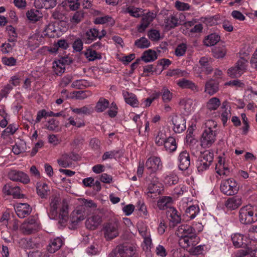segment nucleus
<instances>
[{"mask_svg":"<svg viewBox=\"0 0 257 257\" xmlns=\"http://www.w3.org/2000/svg\"><path fill=\"white\" fill-rule=\"evenodd\" d=\"M190 165V158L189 153L184 150L181 151L178 157V165L179 170H186Z\"/></svg>","mask_w":257,"mask_h":257,"instance_id":"12","label":"nucleus"},{"mask_svg":"<svg viewBox=\"0 0 257 257\" xmlns=\"http://www.w3.org/2000/svg\"><path fill=\"white\" fill-rule=\"evenodd\" d=\"M66 64L64 59L56 60L53 62V70L57 75H61L65 71Z\"/></svg>","mask_w":257,"mask_h":257,"instance_id":"32","label":"nucleus"},{"mask_svg":"<svg viewBox=\"0 0 257 257\" xmlns=\"http://www.w3.org/2000/svg\"><path fill=\"white\" fill-rule=\"evenodd\" d=\"M37 192L41 198H46L49 193L50 189L46 183L40 182L37 183Z\"/></svg>","mask_w":257,"mask_h":257,"instance_id":"31","label":"nucleus"},{"mask_svg":"<svg viewBox=\"0 0 257 257\" xmlns=\"http://www.w3.org/2000/svg\"><path fill=\"white\" fill-rule=\"evenodd\" d=\"M247 61L243 58L239 59L235 65L227 70L228 75L231 78H238L245 72Z\"/></svg>","mask_w":257,"mask_h":257,"instance_id":"6","label":"nucleus"},{"mask_svg":"<svg viewBox=\"0 0 257 257\" xmlns=\"http://www.w3.org/2000/svg\"><path fill=\"white\" fill-rule=\"evenodd\" d=\"M85 55L89 61H94L100 57L99 54L92 49V48L88 49L85 52Z\"/></svg>","mask_w":257,"mask_h":257,"instance_id":"53","label":"nucleus"},{"mask_svg":"<svg viewBox=\"0 0 257 257\" xmlns=\"http://www.w3.org/2000/svg\"><path fill=\"white\" fill-rule=\"evenodd\" d=\"M37 36L35 35L29 38L28 41V46L31 50L35 49L39 45V42L37 39Z\"/></svg>","mask_w":257,"mask_h":257,"instance_id":"59","label":"nucleus"},{"mask_svg":"<svg viewBox=\"0 0 257 257\" xmlns=\"http://www.w3.org/2000/svg\"><path fill=\"white\" fill-rule=\"evenodd\" d=\"M226 53V49L224 46L218 47L213 50L214 56L217 58H222Z\"/></svg>","mask_w":257,"mask_h":257,"instance_id":"56","label":"nucleus"},{"mask_svg":"<svg viewBox=\"0 0 257 257\" xmlns=\"http://www.w3.org/2000/svg\"><path fill=\"white\" fill-rule=\"evenodd\" d=\"M218 82L214 79H210L206 82L205 92L210 95H213L218 90Z\"/></svg>","mask_w":257,"mask_h":257,"instance_id":"26","label":"nucleus"},{"mask_svg":"<svg viewBox=\"0 0 257 257\" xmlns=\"http://www.w3.org/2000/svg\"><path fill=\"white\" fill-rule=\"evenodd\" d=\"M15 46V41L9 39V42L3 44L2 46V51L3 53L7 54L12 51Z\"/></svg>","mask_w":257,"mask_h":257,"instance_id":"51","label":"nucleus"},{"mask_svg":"<svg viewBox=\"0 0 257 257\" xmlns=\"http://www.w3.org/2000/svg\"><path fill=\"white\" fill-rule=\"evenodd\" d=\"M72 112L79 115L87 114L90 113L91 109L87 106H83L81 108H70Z\"/></svg>","mask_w":257,"mask_h":257,"instance_id":"60","label":"nucleus"},{"mask_svg":"<svg viewBox=\"0 0 257 257\" xmlns=\"http://www.w3.org/2000/svg\"><path fill=\"white\" fill-rule=\"evenodd\" d=\"M86 214L85 207L79 204L71 213V221L72 223H77L85 218Z\"/></svg>","mask_w":257,"mask_h":257,"instance_id":"13","label":"nucleus"},{"mask_svg":"<svg viewBox=\"0 0 257 257\" xmlns=\"http://www.w3.org/2000/svg\"><path fill=\"white\" fill-rule=\"evenodd\" d=\"M149 38L153 41H158L160 38V34L159 31L155 29H151L148 33Z\"/></svg>","mask_w":257,"mask_h":257,"instance_id":"64","label":"nucleus"},{"mask_svg":"<svg viewBox=\"0 0 257 257\" xmlns=\"http://www.w3.org/2000/svg\"><path fill=\"white\" fill-rule=\"evenodd\" d=\"M27 150L26 142L22 140H20L16 143L13 146V152L16 155H19L25 152Z\"/></svg>","mask_w":257,"mask_h":257,"instance_id":"34","label":"nucleus"},{"mask_svg":"<svg viewBox=\"0 0 257 257\" xmlns=\"http://www.w3.org/2000/svg\"><path fill=\"white\" fill-rule=\"evenodd\" d=\"M125 101L133 107H137L139 105V101L136 95L133 93L128 92L123 93Z\"/></svg>","mask_w":257,"mask_h":257,"instance_id":"33","label":"nucleus"},{"mask_svg":"<svg viewBox=\"0 0 257 257\" xmlns=\"http://www.w3.org/2000/svg\"><path fill=\"white\" fill-rule=\"evenodd\" d=\"M26 17L29 21L35 23L40 21L42 18L43 14L38 9H32L27 12Z\"/></svg>","mask_w":257,"mask_h":257,"instance_id":"24","label":"nucleus"},{"mask_svg":"<svg viewBox=\"0 0 257 257\" xmlns=\"http://www.w3.org/2000/svg\"><path fill=\"white\" fill-rule=\"evenodd\" d=\"M177 236L180 238L179 243L182 248L188 249L192 245H196L199 242L196 230L188 224H182L176 231Z\"/></svg>","mask_w":257,"mask_h":257,"instance_id":"2","label":"nucleus"},{"mask_svg":"<svg viewBox=\"0 0 257 257\" xmlns=\"http://www.w3.org/2000/svg\"><path fill=\"white\" fill-rule=\"evenodd\" d=\"M155 16L153 13H149L142 18L140 25L138 26V31L142 33L148 27L150 23L154 20Z\"/></svg>","mask_w":257,"mask_h":257,"instance_id":"18","label":"nucleus"},{"mask_svg":"<svg viewBox=\"0 0 257 257\" xmlns=\"http://www.w3.org/2000/svg\"><path fill=\"white\" fill-rule=\"evenodd\" d=\"M206 247L205 245H192L189 247L188 249L189 250L192 254L196 255L203 254Z\"/></svg>","mask_w":257,"mask_h":257,"instance_id":"48","label":"nucleus"},{"mask_svg":"<svg viewBox=\"0 0 257 257\" xmlns=\"http://www.w3.org/2000/svg\"><path fill=\"white\" fill-rule=\"evenodd\" d=\"M187 46L186 44L182 43L178 44L175 50V55L178 57L183 56L186 52Z\"/></svg>","mask_w":257,"mask_h":257,"instance_id":"49","label":"nucleus"},{"mask_svg":"<svg viewBox=\"0 0 257 257\" xmlns=\"http://www.w3.org/2000/svg\"><path fill=\"white\" fill-rule=\"evenodd\" d=\"M231 116V113L229 110L225 109L224 110L220 115V119L222 122L223 125L225 126L227 125V121Z\"/></svg>","mask_w":257,"mask_h":257,"instance_id":"62","label":"nucleus"},{"mask_svg":"<svg viewBox=\"0 0 257 257\" xmlns=\"http://www.w3.org/2000/svg\"><path fill=\"white\" fill-rule=\"evenodd\" d=\"M115 251H118L121 257H130L134 254L133 247L127 243L117 245Z\"/></svg>","mask_w":257,"mask_h":257,"instance_id":"15","label":"nucleus"},{"mask_svg":"<svg viewBox=\"0 0 257 257\" xmlns=\"http://www.w3.org/2000/svg\"><path fill=\"white\" fill-rule=\"evenodd\" d=\"M79 204L81 206L85 207V210L87 211L88 208H94L96 207V205L91 200H86L85 199H78Z\"/></svg>","mask_w":257,"mask_h":257,"instance_id":"52","label":"nucleus"},{"mask_svg":"<svg viewBox=\"0 0 257 257\" xmlns=\"http://www.w3.org/2000/svg\"><path fill=\"white\" fill-rule=\"evenodd\" d=\"M199 63L202 67V71H205L207 74L211 73L213 69L208 58L205 57L201 58L199 60Z\"/></svg>","mask_w":257,"mask_h":257,"instance_id":"42","label":"nucleus"},{"mask_svg":"<svg viewBox=\"0 0 257 257\" xmlns=\"http://www.w3.org/2000/svg\"><path fill=\"white\" fill-rule=\"evenodd\" d=\"M157 57V54L155 50L149 49L143 52L141 59L142 61L147 63L154 61Z\"/></svg>","mask_w":257,"mask_h":257,"instance_id":"29","label":"nucleus"},{"mask_svg":"<svg viewBox=\"0 0 257 257\" xmlns=\"http://www.w3.org/2000/svg\"><path fill=\"white\" fill-rule=\"evenodd\" d=\"M242 204V200L240 197L235 196L229 198L225 202V205L231 210H235L239 207Z\"/></svg>","mask_w":257,"mask_h":257,"instance_id":"23","label":"nucleus"},{"mask_svg":"<svg viewBox=\"0 0 257 257\" xmlns=\"http://www.w3.org/2000/svg\"><path fill=\"white\" fill-rule=\"evenodd\" d=\"M145 167L147 173L152 175V177H154L156 172L162 169L163 164L160 157L152 156L147 160Z\"/></svg>","mask_w":257,"mask_h":257,"instance_id":"4","label":"nucleus"},{"mask_svg":"<svg viewBox=\"0 0 257 257\" xmlns=\"http://www.w3.org/2000/svg\"><path fill=\"white\" fill-rule=\"evenodd\" d=\"M217 132L216 131H204L201 138V143L204 148L210 147L215 141Z\"/></svg>","mask_w":257,"mask_h":257,"instance_id":"11","label":"nucleus"},{"mask_svg":"<svg viewBox=\"0 0 257 257\" xmlns=\"http://www.w3.org/2000/svg\"><path fill=\"white\" fill-rule=\"evenodd\" d=\"M199 211L200 209L198 205H192L186 209L185 215L188 218L193 219L197 216Z\"/></svg>","mask_w":257,"mask_h":257,"instance_id":"36","label":"nucleus"},{"mask_svg":"<svg viewBox=\"0 0 257 257\" xmlns=\"http://www.w3.org/2000/svg\"><path fill=\"white\" fill-rule=\"evenodd\" d=\"M16 212L20 218H24L32 211V208L27 203H17L15 205Z\"/></svg>","mask_w":257,"mask_h":257,"instance_id":"14","label":"nucleus"},{"mask_svg":"<svg viewBox=\"0 0 257 257\" xmlns=\"http://www.w3.org/2000/svg\"><path fill=\"white\" fill-rule=\"evenodd\" d=\"M135 45L138 48L145 49L149 47L151 43L146 38L142 37L135 41Z\"/></svg>","mask_w":257,"mask_h":257,"instance_id":"46","label":"nucleus"},{"mask_svg":"<svg viewBox=\"0 0 257 257\" xmlns=\"http://www.w3.org/2000/svg\"><path fill=\"white\" fill-rule=\"evenodd\" d=\"M102 231L106 240H109L112 239V223L111 221L104 223Z\"/></svg>","mask_w":257,"mask_h":257,"instance_id":"41","label":"nucleus"},{"mask_svg":"<svg viewBox=\"0 0 257 257\" xmlns=\"http://www.w3.org/2000/svg\"><path fill=\"white\" fill-rule=\"evenodd\" d=\"M166 140V134L161 131H159L155 138V144L158 146H163Z\"/></svg>","mask_w":257,"mask_h":257,"instance_id":"55","label":"nucleus"},{"mask_svg":"<svg viewBox=\"0 0 257 257\" xmlns=\"http://www.w3.org/2000/svg\"><path fill=\"white\" fill-rule=\"evenodd\" d=\"M177 85L182 89H189L192 91H197L198 88L192 81L182 78L177 81Z\"/></svg>","mask_w":257,"mask_h":257,"instance_id":"27","label":"nucleus"},{"mask_svg":"<svg viewBox=\"0 0 257 257\" xmlns=\"http://www.w3.org/2000/svg\"><path fill=\"white\" fill-rule=\"evenodd\" d=\"M166 213L170 227H173L181 222V213L175 208H169Z\"/></svg>","mask_w":257,"mask_h":257,"instance_id":"10","label":"nucleus"},{"mask_svg":"<svg viewBox=\"0 0 257 257\" xmlns=\"http://www.w3.org/2000/svg\"><path fill=\"white\" fill-rule=\"evenodd\" d=\"M8 177L13 181L20 182L25 184L30 182L29 176L21 171L10 170L8 173Z\"/></svg>","mask_w":257,"mask_h":257,"instance_id":"9","label":"nucleus"},{"mask_svg":"<svg viewBox=\"0 0 257 257\" xmlns=\"http://www.w3.org/2000/svg\"><path fill=\"white\" fill-rule=\"evenodd\" d=\"M161 94L162 101L164 103L170 102L173 98V93L166 86H163L161 89Z\"/></svg>","mask_w":257,"mask_h":257,"instance_id":"43","label":"nucleus"},{"mask_svg":"<svg viewBox=\"0 0 257 257\" xmlns=\"http://www.w3.org/2000/svg\"><path fill=\"white\" fill-rule=\"evenodd\" d=\"M238 188L236 182L232 178L222 182L220 187L221 191L223 194L228 196L237 193Z\"/></svg>","mask_w":257,"mask_h":257,"instance_id":"8","label":"nucleus"},{"mask_svg":"<svg viewBox=\"0 0 257 257\" xmlns=\"http://www.w3.org/2000/svg\"><path fill=\"white\" fill-rule=\"evenodd\" d=\"M161 193L160 187L155 182L150 183L148 186L146 194L148 197L155 199Z\"/></svg>","mask_w":257,"mask_h":257,"instance_id":"17","label":"nucleus"},{"mask_svg":"<svg viewBox=\"0 0 257 257\" xmlns=\"http://www.w3.org/2000/svg\"><path fill=\"white\" fill-rule=\"evenodd\" d=\"M20 227L24 233L29 234L39 229L40 222L37 217H31L22 223Z\"/></svg>","mask_w":257,"mask_h":257,"instance_id":"5","label":"nucleus"},{"mask_svg":"<svg viewBox=\"0 0 257 257\" xmlns=\"http://www.w3.org/2000/svg\"><path fill=\"white\" fill-rule=\"evenodd\" d=\"M173 130L176 133H181L186 129V119L182 117H176L172 119Z\"/></svg>","mask_w":257,"mask_h":257,"instance_id":"22","label":"nucleus"},{"mask_svg":"<svg viewBox=\"0 0 257 257\" xmlns=\"http://www.w3.org/2000/svg\"><path fill=\"white\" fill-rule=\"evenodd\" d=\"M136 207L139 211L140 216L145 219L149 217V215L147 209V206L143 201L139 200L137 202Z\"/></svg>","mask_w":257,"mask_h":257,"instance_id":"45","label":"nucleus"},{"mask_svg":"<svg viewBox=\"0 0 257 257\" xmlns=\"http://www.w3.org/2000/svg\"><path fill=\"white\" fill-rule=\"evenodd\" d=\"M109 105V102L107 99L100 97L96 104L95 110L97 112H101L108 108Z\"/></svg>","mask_w":257,"mask_h":257,"instance_id":"39","label":"nucleus"},{"mask_svg":"<svg viewBox=\"0 0 257 257\" xmlns=\"http://www.w3.org/2000/svg\"><path fill=\"white\" fill-rule=\"evenodd\" d=\"M243 235L239 233H235L231 235L233 244L237 248L244 247L246 245V244L243 242Z\"/></svg>","mask_w":257,"mask_h":257,"instance_id":"40","label":"nucleus"},{"mask_svg":"<svg viewBox=\"0 0 257 257\" xmlns=\"http://www.w3.org/2000/svg\"><path fill=\"white\" fill-rule=\"evenodd\" d=\"M76 158V156L72 153L65 154L60 159L58 160V163L64 168L69 167L72 164V160H75Z\"/></svg>","mask_w":257,"mask_h":257,"instance_id":"21","label":"nucleus"},{"mask_svg":"<svg viewBox=\"0 0 257 257\" xmlns=\"http://www.w3.org/2000/svg\"><path fill=\"white\" fill-rule=\"evenodd\" d=\"M166 28L171 29L175 28L180 24L178 16L176 15H171L165 20Z\"/></svg>","mask_w":257,"mask_h":257,"instance_id":"28","label":"nucleus"},{"mask_svg":"<svg viewBox=\"0 0 257 257\" xmlns=\"http://www.w3.org/2000/svg\"><path fill=\"white\" fill-rule=\"evenodd\" d=\"M178 181V177L174 174H169L166 175L164 179V183L169 186L177 184Z\"/></svg>","mask_w":257,"mask_h":257,"instance_id":"50","label":"nucleus"},{"mask_svg":"<svg viewBox=\"0 0 257 257\" xmlns=\"http://www.w3.org/2000/svg\"><path fill=\"white\" fill-rule=\"evenodd\" d=\"M138 231L143 238L151 236L150 229L145 225H141L138 226Z\"/></svg>","mask_w":257,"mask_h":257,"instance_id":"58","label":"nucleus"},{"mask_svg":"<svg viewBox=\"0 0 257 257\" xmlns=\"http://www.w3.org/2000/svg\"><path fill=\"white\" fill-rule=\"evenodd\" d=\"M213 153L209 150H206L201 153L198 160L210 166L213 162Z\"/></svg>","mask_w":257,"mask_h":257,"instance_id":"30","label":"nucleus"},{"mask_svg":"<svg viewBox=\"0 0 257 257\" xmlns=\"http://www.w3.org/2000/svg\"><path fill=\"white\" fill-rule=\"evenodd\" d=\"M205 130L204 131H216L217 132V122L212 119L206 120L204 123Z\"/></svg>","mask_w":257,"mask_h":257,"instance_id":"54","label":"nucleus"},{"mask_svg":"<svg viewBox=\"0 0 257 257\" xmlns=\"http://www.w3.org/2000/svg\"><path fill=\"white\" fill-rule=\"evenodd\" d=\"M19 128V125L16 123L11 124L4 131V134L8 135H14Z\"/></svg>","mask_w":257,"mask_h":257,"instance_id":"63","label":"nucleus"},{"mask_svg":"<svg viewBox=\"0 0 257 257\" xmlns=\"http://www.w3.org/2000/svg\"><path fill=\"white\" fill-rule=\"evenodd\" d=\"M195 21H188L186 23V27L189 32L190 35L199 34L202 32L203 27L201 23L196 24Z\"/></svg>","mask_w":257,"mask_h":257,"instance_id":"19","label":"nucleus"},{"mask_svg":"<svg viewBox=\"0 0 257 257\" xmlns=\"http://www.w3.org/2000/svg\"><path fill=\"white\" fill-rule=\"evenodd\" d=\"M248 237L251 241H257V225H253L249 228L248 229Z\"/></svg>","mask_w":257,"mask_h":257,"instance_id":"61","label":"nucleus"},{"mask_svg":"<svg viewBox=\"0 0 257 257\" xmlns=\"http://www.w3.org/2000/svg\"><path fill=\"white\" fill-rule=\"evenodd\" d=\"M216 172L219 175H226L229 172V170L226 167L224 160L222 158L219 157L218 163L216 165Z\"/></svg>","mask_w":257,"mask_h":257,"instance_id":"38","label":"nucleus"},{"mask_svg":"<svg viewBox=\"0 0 257 257\" xmlns=\"http://www.w3.org/2000/svg\"><path fill=\"white\" fill-rule=\"evenodd\" d=\"M220 36L217 33H211L205 37L204 43L207 46H213L220 40Z\"/></svg>","mask_w":257,"mask_h":257,"instance_id":"37","label":"nucleus"},{"mask_svg":"<svg viewBox=\"0 0 257 257\" xmlns=\"http://www.w3.org/2000/svg\"><path fill=\"white\" fill-rule=\"evenodd\" d=\"M99 36V32L95 29L93 28L89 30L86 33L85 43L89 44Z\"/></svg>","mask_w":257,"mask_h":257,"instance_id":"44","label":"nucleus"},{"mask_svg":"<svg viewBox=\"0 0 257 257\" xmlns=\"http://www.w3.org/2000/svg\"><path fill=\"white\" fill-rule=\"evenodd\" d=\"M173 202V199L170 196H162L157 201V206L160 210L168 209Z\"/></svg>","mask_w":257,"mask_h":257,"instance_id":"25","label":"nucleus"},{"mask_svg":"<svg viewBox=\"0 0 257 257\" xmlns=\"http://www.w3.org/2000/svg\"><path fill=\"white\" fill-rule=\"evenodd\" d=\"M239 220L243 224H250L257 221V213L254 207L248 204L242 207L239 211Z\"/></svg>","mask_w":257,"mask_h":257,"instance_id":"3","label":"nucleus"},{"mask_svg":"<svg viewBox=\"0 0 257 257\" xmlns=\"http://www.w3.org/2000/svg\"><path fill=\"white\" fill-rule=\"evenodd\" d=\"M163 145L164 146L166 151L169 153L174 152L177 149L176 140L172 137L168 138Z\"/></svg>","mask_w":257,"mask_h":257,"instance_id":"35","label":"nucleus"},{"mask_svg":"<svg viewBox=\"0 0 257 257\" xmlns=\"http://www.w3.org/2000/svg\"><path fill=\"white\" fill-rule=\"evenodd\" d=\"M48 215L52 219L58 218L59 223L61 224H64L68 221V205L65 200H61L59 194L52 196Z\"/></svg>","mask_w":257,"mask_h":257,"instance_id":"1","label":"nucleus"},{"mask_svg":"<svg viewBox=\"0 0 257 257\" xmlns=\"http://www.w3.org/2000/svg\"><path fill=\"white\" fill-rule=\"evenodd\" d=\"M116 57L117 59L121 61L124 65H127L135 58L134 54H131L127 56H120L117 54Z\"/></svg>","mask_w":257,"mask_h":257,"instance_id":"57","label":"nucleus"},{"mask_svg":"<svg viewBox=\"0 0 257 257\" xmlns=\"http://www.w3.org/2000/svg\"><path fill=\"white\" fill-rule=\"evenodd\" d=\"M61 23L58 22L49 23L45 28L43 35L50 38L60 37L64 31L61 28Z\"/></svg>","mask_w":257,"mask_h":257,"instance_id":"7","label":"nucleus"},{"mask_svg":"<svg viewBox=\"0 0 257 257\" xmlns=\"http://www.w3.org/2000/svg\"><path fill=\"white\" fill-rule=\"evenodd\" d=\"M102 222V219L98 215H93L88 218L86 221V227L90 230H95Z\"/></svg>","mask_w":257,"mask_h":257,"instance_id":"16","label":"nucleus"},{"mask_svg":"<svg viewBox=\"0 0 257 257\" xmlns=\"http://www.w3.org/2000/svg\"><path fill=\"white\" fill-rule=\"evenodd\" d=\"M220 105V101L217 97H213L210 99L207 103V108L210 110H216Z\"/></svg>","mask_w":257,"mask_h":257,"instance_id":"47","label":"nucleus"},{"mask_svg":"<svg viewBox=\"0 0 257 257\" xmlns=\"http://www.w3.org/2000/svg\"><path fill=\"white\" fill-rule=\"evenodd\" d=\"M63 244V241L60 237H57L50 240L47 246V250L50 253H53L59 250Z\"/></svg>","mask_w":257,"mask_h":257,"instance_id":"20","label":"nucleus"}]
</instances>
